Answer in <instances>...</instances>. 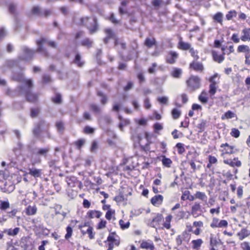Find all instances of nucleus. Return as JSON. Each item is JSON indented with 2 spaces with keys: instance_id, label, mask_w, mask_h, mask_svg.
<instances>
[{
  "instance_id": "nucleus-1",
  "label": "nucleus",
  "mask_w": 250,
  "mask_h": 250,
  "mask_svg": "<svg viewBox=\"0 0 250 250\" xmlns=\"http://www.w3.org/2000/svg\"><path fill=\"white\" fill-rule=\"evenodd\" d=\"M12 78L15 81L21 83V84L16 88V91L20 95H26L31 91L33 87V81L31 79H25L22 72L14 73Z\"/></svg>"
},
{
  "instance_id": "nucleus-2",
  "label": "nucleus",
  "mask_w": 250,
  "mask_h": 250,
  "mask_svg": "<svg viewBox=\"0 0 250 250\" xmlns=\"http://www.w3.org/2000/svg\"><path fill=\"white\" fill-rule=\"evenodd\" d=\"M81 24L86 26L88 29L90 34L96 33L98 29L97 19L95 17L90 18L89 17L82 18L80 20Z\"/></svg>"
},
{
  "instance_id": "nucleus-3",
  "label": "nucleus",
  "mask_w": 250,
  "mask_h": 250,
  "mask_svg": "<svg viewBox=\"0 0 250 250\" xmlns=\"http://www.w3.org/2000/svg\"><path fill=\"white\" fill-rule=\"evenodd\" d=\"M38 49L37 51L43 54L45 56H48L46 49L43 47V45L47 44L48 46L55 48L57 47V43L54 41H51L45 38H42L40 41L37 42Z\"/></svg>"
},
{
  "instance_id": "nucleus-4",
  "label": "nucleus",
  "mask_w": 250,
  "mask_h": 250,
  "mask_svg": "<svg viewBox=\"0 0 250 250\" xmlns=\"http://www.w3.org/2000/svg\"><path fill=\"white\" fill-rule=\"evenodd\" d=\"M200 79L198 76H191L187 80L188 88L190 91H194L200 87Z\"/></svg>"
},
{
  "instance_id": "nucleus-5",
  "label": "nucleus",
  "mask_w": 250,
  "mask_h": 250,
  "mask_svg": "<svg viewBox=\"0 0 250 250\" xmlns=\"http://www.w3.org/2000/svg\"><path fill=\"white\" fill-rule=\"evenodd\" d=\"M118 236L115 232H112L109 234L107 237V241L108 242V249L107 250H113L114 245L118 246L120 241L117 239Z\"/></svg>"
},
{
  "instance_id": "nucleus-6",
  "label": "nucleus",
  "mask_w": 250,
  "mask_h": 250,
  "mask_svg": "<svg viewBox=\"0 0 250 250\" xmlns=\"http://www.w3.org/2000/svg\"><path fill=\"white\" fill-rule=\"evenodd\" d=\"M22 54L20 56V59L23 61H28L33 58L35 51L31 50L26 46H23L21 48Z\"/></svg>"
},
{
  "instance_id": "nucleus-7",
  "label": "nucleus",
  "mask_w": 250,
  "mask_h": 250,
  "mask_svg": "<svg viewBox=\"0 0 250 250\" xmlns=\"http://www.w3.org/2000/svg\"><path fill=\"white\" fill-rule=\"evenodd\" d=\"M66 182L68 185L72 187L77 186L80 189H82L83 187L82 182L78 180L77 178L75 176L67 177Z\"/></svg>"
},
{
  "instance_id": "nucleus-8",
  "label": "nucleus",
  "mask_w": 250,
  "mask_h": 250,
  "mask_svg": "<svg viewBox=\"0 0 250 250\" xmlns=\"http://www.w3.org/2000/svg\"><path fill=\"white\" fill-rule=\"evenodd\" d=\"M218 74H215L209 79V82L211 83L209 85V93L210 96H213L215 94L216 91V84L217 82L215 80V79L218 77Z\"/></svg>"
},
{
  "instance_id": "nucleus-9",
  "label": "nucleus",
  "mask_w": 250,
  "mask_h": 250,
  "mask_svg": "<svg viewBox=\"0 0 250 250\" xmlns=\"http://www.w3.org/2000/svg\"><path fill=\"white\" fill-rule=\"evenodd\" d=\"M178 54L176 52L170 51L166 57V61L170 64H173L176 62Z\"/></svg>"
},
{
  "instance_id": "nucleus-10",
  "label": "nucleus",
  "mask_w": 250,
  "mask_h": 250,
  "mask_svg": "<svg viewBox=\"0 0 250 250\" xmlns=\"http://www.w3.org/2000/svg\"><path fill=\"white\" fill-rule=\"evenodd\" d=\"M98 120L99 124L103 127L110 124L112 122L110 117L107 115L100 117Z\"/></svg>"
},
{
  "instance_id": "nucleus-11",
  "label": "nucleus",
  "mask_w": 250,
  "mask_h": 250,
  "mask_svg": "<svg viewBox=\"0 0 250 250\" xmlns=\"http://www.w3.org/2000/svg\"><path fill=\"white\" fill-rule=\"evenodd\" d=\"M189 68L197 72H202L203 71L204 68L202 63L196 61H193L190 63Z\"/></svg>"
},
{
  "instance_id": "nucleus-12",
  "label": "nucleus",
  "mask_w": 250,
  "mask_h": 250,
  "mask_svg": "<svg viewBox=\"0 0 250 250\" xmlns=\"http://www.w3.org/2000/svg\"><path fill=\"white\" fill-rule=\"evenodd\" d=\"M221 147H225L224 150L225 152L227 154H233L238 150L235 147V146H229L227 143L222 144Z\"/></svg>"
},
{
  "instance_id": "nucleus-13",
  "label": "nucleus",
  "mask_w": 250,
  "mask_h": 250,
  "mask_svg": "<svg viewBox=\"0 0 250 250\" xmlns=\"http://www.w3.org/2000/svg\"><path fill=\"white\" fill-rule=\"evenodd\" d=\"M163 199V196L161 195H155L151 198V203L154 206H159L162 203Z\"/></svg>"
},
{
  "instance_id": "nucleus-14",
  "label": "nucleus",
  "mask_w": 250,
  "mask_h": 250,
  "mask_svg": "<svg viewBox=\"0 0 250 250\" xmlns=\"http://www.w3.org/2000/svg\"><path fill=\"white\" fill-rule=\"evenodd\" d=\"M102 215V213L98 210H91L87 212V216L89 219H92L94 218H100L101 215Z\"/></svg>"
},
{
  "instance_id": "nucleus-15",
  "label": "nucleus",
  "mask_w": 250,
  "mask_h": 250,
  "mask_svg": "<svg viewBox=\"0 0 250 250\" xmlns=\"http://www.w3.org/2000/svg\"><path fill=\"white\" fill-rule=\"evenodd\" d=\"M250 235V231L246 228H243L240 231L237 233L239 239L242 240L246 237H248Z\"/></svg>"
},
{
  "instance_id": "nucleus-16",
  "label": "nucleus",
  "mask_w": 250,
  "mask_h": 250,
  "mask_svg": "<svg viewBox=\"0 0 250 250\" xmlns=\"http://www.w3.org/2000/svg\"><path fill=\"white\" fill-rule=\"evenodd\" d=\"M243 35L241 37V40L243 42L250 41V28H245L242 30Z\"/></svg>"
},
{
  "instance_id": "nucleus-17",
  "label": "nucleus",
  "mask_w": 250,
  "mask_h": 250,
  "mask_svg": "<svg viewBox=\"0 0 250 250\" xmlns=\"http://www.w3.org/2000/svg\"><path fill=\"white\" fill-rule=\"evenodd\" d=\"M178 47L179 49L182 50H189V49L191 47V45L189 43L180 40L179 43Z\"/></svg>"
},
{
  "instance_id": "nucleus-18",
  "label": "nucleus",
  "mask_w": 250,
  "mask_h": 250,
  "mask_svg": "<svg viewBox=\"0 0 250 250\" xmlns=\"http://www.w3.org/2000/svg\"><path fill=\"white\" fill-rule=\"evenodd\" d=\"M37 211V208L36 206H28L25 209V213L27 215H35Z\"/></svg>"
},
{
  "instance_id": "nucleus-19",
  "label": "nucleus",
  "mask_w": 250,
  "mask_h": 250,
  "mask_svg": "<svg viewBox=\"0 0 250 250\" xmlns=\"http://www.w3.org/2000/svg\"><path fill=\"white\" fill-rule=\"evenodd\" d=\"M20 228H15L14 229H6L4 230L3 233H6L8 235L10 236H15L19 232Z\"/></svg>"
},
{
  "instance_id": "nucleus-20",
  "label": "nucleus",
  "mask_w": 250,
  "mask_h": 250,
  "mask_svg": "<svg viewBox=\"0 0 250 250\" xmlns=\"http://www.w3.org/2000/svg\"><path fill=\"white\" fill-rule=\"evenodd\" d=\"M9 184H10L8 185V183L6 182L4 185L3 188H2L3 192L10 193L14 190L15 186L10 183Z\"/></svg>"
},
{
  "instance_id": "nucleus-21",
  "label": "nucleus",
  "mask_w": 250,
  "mask_h": 250,
  "mask_svg": "<svg viewBox=\"0 0 250 250\" xmlns=\"http://www.w3.org/2000/svg\"><path fill=\"white\" fill-rule=\"evenodd\" d=\"M223 14L221 12H217L213 16V19L214 21L217 22L220 24H223Z\"/></svg>"
},
{
  "instance_id": "nucleus-22",
  "label": "nucleus",
  "mask_w": 250,
  "mask_h": 250,
  "mask_svg": "<svg viewBox=\"0 0 250 250\" xmlns=\"http://www.w3.org/2000/svg\"><path fill=\"white\" fill-rule=\"evenodd\" d=\"M195 197L205 202L207 201V196L204 192L197 191L195 194Z\"/></svg>"
},
{
  "instance_id": "nucleus-23",
  "label": "nucleus",
  "mask_w": 250,
  "mask_h": 250,
  "mask_svg": "<svg viewBox=\"0 0 250 250\" xmlns=\"http://www.w3.org/2000/svg\"><path fill=\"white\" fill-rule=\"evenodd\" d=\"M156 42L154 38H147L145 42V45L148 48H151L156 44Z\"/></svg>"
},
{
  "instance_id": "nucleus-24",
  "label": "nucleus",
  "mask_w": 250,
  "mask_h": 250,
  "mask_svg": "<svg viewBox=\"0 0 250 250\" xmlns=\"http://www.w3.org/2000/svg\"><path fill=\"white\" fill-rule=\"evenodd\" d=\"M81 231L83 234H87L91 239L94 238L95 233L93 232V229L91 227H88L86 230L82 229Z\"/></svg>"
},
{
  "instance_id": "nucleus-25",
  "label": "nucleus",
  "mask_w": 250,
  "mask_h": 250,
  "mask_svg": "<svg viewBox=\"0 0 250 250\" xmlns=\"http://www.w3.org/2000/svg\"><path fill=\"white\" fill-rule=\"evenodd\" d=\"M27 101L31 103L35 102L37 100L38 96L34 93H32L31 91L25 95Z\"/></svg>"
},
{
  "instance_id": "nucleus-26",
  "label": "nucleus",
  "mask_w": 250,
  "mask_h": 250,
  "mask_svg": "<svg viewBox=\"0 0 250 250\" xmlns=\"http://www.w3.org/2000/svg\"><path fill=\"white\" fill-rule=\"evenodd\" d=\"M162 159L161 161L163 165L166 167H170L172 163L171 160L168 158L166 157V156H162Z\"/></svg>"
},
{
  "instance_id": "nucleus-27",
  "label": "nucleus",
  "mask_w": 250,
  "mask_h": 250,
  "mask_svg": "<svg viewBox=\"0 0 250 250\" xmlns=\"http://www.w3.org/2000/svg\"><path fill=\"white\" fill-rule=\"evenodd\" d=\"M29 173L34 177H39L41 176V170L36 168H30Z\"/></svg>"
},
{
  "instance_id": "nucleus-28",
  "label": "nucleus",
  "mask_w": 250,
  "mask_h": 250,
  "mask_svg": "<svg viewBox=\"0 0 250 250\" xmlns=\"http://www.w3.org/2000/svg\"><path fill=\"white\" fill-rule=\"evenodd\" d=\"M207 92L203 91L199 96V100L203 104H206L208 101V98L207 97Z\"/></svg>"
},
{
  "instance_id": "nucleus-29",
  "label": "nucleus",
  "mask_w": 250,
  "mask_h": 250,
  "mask_svg": "<svg viewBox=\"0 0 250 250\" xmlns=\"http://www.w3.org/2000/svg\"><path fill=\"white\" fill-rule=\"evenodd\" d=\"M42 130L41 129V127L38 124H36L33 130V135L35 137L39 138Z\"/></svg>"
},
{
  "instance_id": "nucleus-30",
  "label": "nucleus",
  "mask_w": 250,
  "mask_h": 250,
  "mask_svg": "<svg viewBox=\"0 0 250 250\" xmlns=\"http://www.w3.org/2000/svg\"><path fill=\"white\" fill-rule=\"evenodd\" d=\"M203 241L201 239L192 240L191 243L192 244V248L194 249L198 250L203 243Z\"/></svg>"
},
{
  "instance_id": "nucleus-31",
  "label": "nucleus",
  "mask_w": 250,
  "mask_h": 250,
  "mask_svg": "<svg viewBox=\"0 0 250 250\" xmlns=\"http://www.w3.org/2000/svg\"><path fill=\"white\" fill-rule=\"evenodd\" d=\"M237 51L239 53L245 52L249 53L250 52V48L246 45H240L237 48Z\"/></svg>"
},
{
  "instance_id": "nucleus-32",
  "label": "nucleus",
  "mask_w": 250,
  "mask_h": 250,
  "mask_svg": "<svg viewBox=\"0 0 250 250\" xmlns=\"http://www.w3.org/2000/svg\"><path fill=\"white\" fill-rule=\"evenodd\" d=\"M163 218V215L161 214H157L155 217H154L151 222V227H154V223L159 224Z\"/></svg>"
},
{
  "instance_id": "nucleus-33",
  "label": "nucleus",
  "mask_w": 250,
  "mask_h": 250,
  "mask_svg": "<svg viewBox=\"0 0 250 250\" xmlns=\"http://www.w3.org/2000/svg\"><path fill=\"white\" fill-rule=\"evenodd\" d=\"M207 122L206 120H202L200 123L197 125V127L199 129V132L201 133L204 131L207 127Z\"/></svg>"
},
{
  "instance_id": "nucleus-34",
  "label": "nucleus",
  "mask_w": 250,
  "mask_h": 250,
  "mask_svg": "<svg viewBox=\"0 0 250 250\" xmlns=\"http://www.w3.org/2000/svg\"><path fill=\"white\" fill-rule=\"evenodd\" d=\"M172 216L171 215H168L166 218V222L164 223L163 226L167 229H169L170 228V222L172 220Z\"/></svg>"
},
{
  "instance_id": "nucleus-35",
  "label": "nucleus",
  "mask_w": 250,
  "mask_h": 250,
  "mask_svg": "<svg viewBox=\"0 0 250 250\" xmlns=\"http://www.w3.org/2000/svg\"><path fill=\"white\" fill-rule=\"evenodd\" d=\"M90 109L93 111L96 114H99L101 113V109L100 107L95 104H91L90 105Z\"/></svg>"
},
{
  "instance_id": "nucleus-36",
  "label": "nucleus",
  "mask_w": 250,
  "mask_h": 250,
  "mask_svg": "<svg viewBox=\"0 0 250 250\" xmlns=\"http://www.w3.org/2000/svg\"><path fill=\"white\" fill-rule=\"evenodd\" d=\"M213 57L214 60L219 63H221L224 60V57L223 55H219L215 52H213Z\"/></svg>"
},
{
  "instance_id": "nucleus-37",
  "label": "nucleus",
  "mask_w": 250,
  "mask_h": 250,
  "mask_svg": "<svg viewBox=\"0 0 250 250\" xmlns=\"http://www.w3.org/2000/svg\"><path fill=\"white\" fill-rule=\"evenodd\" d=\"M97 95L101 97V103L103 104H105L107 103V98L106 96L102 92L98 91Z\"/></svg>"
},
{
  "instance_id": "nucleus-38",
  "label": "nucleus",
  "mask_w": 250,
  "mask_h": 250,
  "mask_svg": "<svg viewBox=\"0 0 250 250\" xmlns=\"http://www.w3.org/2000/svg\"><path fill=\"white\" fill-rule=\"evenodd\" d=\"M49 150V148H42L39 149L37 154L42 156H46L48 151Z\"/></svg>"
},
{
  "instance_id": "nucleus-39",
  "label": "nucleus",
  "mask_w": 250,
  "mask_h": 250,
  "mask_svg": "<svg viewBox=\"0 0 250 250\" xmlns=\"http://www.w3.org/2000/svg\"><path fill=\"white\" fill-rule=\"evenodd\" d=\"M92 41H91L90 39L86 38L82 41V45L88 48H90L92 46Z\"/></svg>"
},
{
  "instance_id": "nucleus-40",
  "label": "nucleus",
  "mask_w": 250,
  "mask_h": 250,
  "mask_svg": "<svg viewBox=\"0 0 250 250\" xmlns=\"http://www.w3.org/2000/svg\"><path fill=\"white\" fill-rule=\"evenodd\" d=\"M141 247L144 249H150L151 250H153L154 248V246L152 243H148L147 242H143L141 245Z\"/></svg>"
},
{
  "instance_id": "nucleus-41",
  "label": "nucleus",
  "mask_w": 250,
  "mask_h": 250,
  "mask_svg": "<svg viewBox=\"0 0 250 250\" xmlns=\"http://www.w3.org/2000/svg\"><path fill=\"white\" fill-rule=\"evenodd\" d=\"M235 114L232 111L229 110L226 112L224 115H222V119L224 120L225 119H231L234 117Z\"/></svg>"
},
{
  "instance_id": "nucleus-42",
  "label": "nucleus",
  "mask_w": 250,
  "mask_h": 250,
  "mask_svg": "<svg viewBox=\"0 0 250 250\" xmlns=\"http://www.w3.org/2000/svg\"><path fill=\"white\" fill-rule=\"evenodd\" d=\"M74 62L77 64L79 67H82L83 65L84 62L81 61V56L79 54H76L74 60Z\"/></svg>"
},
{
  "instance_id": "nucleus-43",
  "label": "nucleus",
  "mask_w": 250,
  "mask_h": 250,
  "mask_svg": "<svg viewBox=\"0 0 250 250\" xmlns=\"http://www.w3.org/2000/svg\"><path fill=\"white\" fill-rule=\"evenodd\" d=\"M181 111L177 108H174L172 110L171 114L174 119H177L181 115Z\"/></svg>"
},
{
  "instance_id": "nucleus-44",
  "label": "nucleus",
  "mask_w": 250,
  "mask_h": 250,
  "mask_svg": "<svg viewBox=\"0 0 250 250\" xmlns=\"http://www.w3.org/2000/svg\"><path fill=\"white\" fill-rule=\"evenodd\" d=\"M38 125L41 127L42 130L47 129L49 126V124L47 123L44 120H41L38 123Z\"/></svg>"
},
{
  "instance_id": "nucleus-45",
  "label": "nucleus",
  "mask_w": 250,
  "mask_h": 250,
  "mask_svg": "<svg viewBox=\"0 0 250 250\" xmlns=\"http://www.w3.org/2000/svg\"><path fill=\"white\" fill-rule=\"evenodd\" d=\"M189 52L191 54L192 57L194 58L195 61H197L199 59V57L198 55V52L197 50H194L193 47H191L189 50Z\"/></svg>"
},
{
  "instance_id": "nucleus-46",
  "label": "nucleus",
  "mask_w": 250,
  "mask_h": 250,
  "mask_svg": "<svg viewBox=\"0 0 250 250\" xmlns=\"http://www.w3.org/2000/svg\"><path fill=\"white\" fill-rule=\"evenodd\" d=\"M237 16V12L235 10H230L226 15V17L228 20H230L233 17Z\"/></svg>"
},
{
  "instance_id": "nucleus-47",
  "label": "nucleus",
  "mask_w": 250,
  "mask_h": 250,
  "mask_svg": "<svg viewBox=\"0 0 250 250\" xmlns=\"http://www.w3.org/2000/svg\"><path fill=\"white\" fill-rule=\"evenodd\" d=\"M201 205L199 203L195 202L194 205L191 208V212L193 214L196 213L197 211L200 210Z\"/></svg>"
},
{
  "instance_id": "nucleus-48",
  "label": "nucleus",
  "mask_w": 250,
  "mask_h": 250,
  "mask_svg": "<svg viewBox=\"0 0 250 250\" xmlns=\"http://www.w3.org/2000/svg\"><path fill=\"white\" fill-rule=\"evenodd\" d=\"M119 225H120V227L122 229H125L129 228L130 223L128 221L125 222L123 220H120L119 221Z\"/></svg>"
},
{
  "instance_id": "nucleus-49",
  "label": "nucleus",
  "mask_w": 250,
  "mask_h": 250,
  "mask_svg": "<svg viewBox=\"0 0 250 250\" xmlns=\"http://www.w3.org/2000/svg\"><path fill=\"white\" fill-rule=\"evenodd\" d=\"M32 12L33 14L42 16V12L38 6H34L32 10Z\"/></svg>"
},
{
  "instance_id": "nucleus-50",
  "label": "nucleus",
  "mask_w": 250,
  "mask_h": 250,
  "mask_svg": "<svg viewBox=\"0 0 250 250\" xmlns=\"http://www.w3.org/2000/svg\"><path fill=\"white\" fill-rule=\"evenodd\" d=\"M10 207L9 203L8 201H1L0 208L1 210H5Z\"/></svg>"
},
{
  "instance_id": "nucleus-51",
  "label": "nucleus",
  "mask_w": 250,
  "mask_h": 250,
  "mask_svg": "<svg viewBox=\"0 0 250 250\" xmlns=\"http://www.w3.org/2000/svg\"><path fill=\"white\" fill-rule=\"evenodd\" d=\"M56 126L59 132H62L64 129V124L61 121L57 122L56 124Z\"/></svg>"
},
{
  "instance_id": "nucleus-52",
  "label": "nucleus",
  "mask_w": 250,
  "mask_h": 250,
  "mask_svg": "<svg viewBox=\"0 0 250 250\" xmlns=\"http://www.w3.org/2000/svg\"><path fill=\"white\" fill-rule=\"evenodd\" d=\"M129 124V121L125 119V120L122 121L119 124V127L121 131H123L124 126H126Z\"/></svg>"
},
{
  "instance_id": "nucleus-53",
  "label": "nucleus",
  "mask_w": 250,
  "mask_h": 250,
  "mask_svg": "<svg viewBox=\"0 0 250 250\" xmlns=\"http://www.w3.org/2000/svg\"><path fill=\"white\" fill-rule=\"evenodd\" d=\"M106 34V37H109L110 39L114 38V33L110 28H106L104 30Z\"/></svg>"
},
{
  "instance_id": "nucleus-54",
  "label": "nucleus",
  "mask_w": 250,
  "mask_h": 250,
  "mask_svg": "<svg viewBox=\"0 0 250 250\" xmlns=\"http://www.w3.org/2000/svg\"><path fill=\"white\" fill-rule=\"evenodd\" d=\"M66 234L65 235V238L67 240L71 237L72 234V229L71 227L68 226L66 229Z\"/></svg>"
},
{
  "instance_id": "nucleus-55",
  "label": "nucleus",
  "mask_w": 250,
  "mask_h": 250,
  "mask_svg": "<svg viewBox=\"0 0 250 250\" xmlns=\"http://www.w3.org/2000/svg\"><path fill=\"white\" fill-rule=\"evenodd\" d=\"M85 140L83 139L78 140L77 141L75 142V144L77 148L80 149L82 146L84 144Z\"/></svg>"
},
{
  "instance_id": "nucleus-56",
  "label": "nucleus",
  "mask_w": 250,
  "mask_h": 250,
  "mask_svg": "<svg viewBox=\"0 0 250 250\" xmlns=\"http://www.w3.org/2000/svg\"><path fill=\"white\" fill-rule=\"evenodd\" d=\"M176 147L178 148V152L179 154H182L185 151L184 145L182 143H177L176 145Z\"/></svg>"
},
{
  "instance_id": "nucleus-57",
  "label": "nucleus",
  "mask_w": 250,
  "mask_h": 250,
  "mask_svg": "<svg viewBox=\"0 0 250 250\" xmlns=\"http://www.w3.org/2000/svg\"><path fill=\"white\" fill-rule=\"evenodd\" d=\"M184 195L187 196L186 198L189 201H193L195 199V196L190 195V191L189 190H185L184 191Z\"/></svg>"
},
{
  "instance_id": "nucleus-58",
  "label": "nucleus",
  "mask_w": 250,
  "mask_h": 250,
  "mask_svg": "<svg viewBox=\"0 0 250 250\" xmlns=\"http://www.w3.org/2000/svg\"><path fill=\"white\" fill-rule=\"evenodd\" d=\"M157 101L161 104H167L168 101V99L167 97L164 96L162 97H158Z\"/></svg>"
},
{
  "instance_id": "nucleus-59",
  "label": "nucleus",
  "mask_w": 250,
  "mask_h": 250,
  "mask_svg": "<svg viewBox=\"0 0 250 250\" xmlns=\"http://www.w3.org/2000/svg\"><path fill=\"white\" fill-rule=\"evenodd\" d=\"M52 101L56 104H60L62 101L61 95L60 94H56L55 97L52 98Z\"/></svg>"
},
{
  "instance_id": "nucleus-60",
  "label": "nucleus",
  "mask_w": 250,
  "mask_h": 250,
  "mask_svg": "<svg viewBox=\"0 0 250 250\" xmlns=\"http://www.w3.org/2000/svg\"><path fill=\"white\" fill-rule=\"evenodd\" d=\"M181 73H182V70L181 69H175L172 73V76L174 77V78H179L180 75H181Z\"/></svg>"
},
{
  "instance_id": "nucleus-61",
  "label": "nucleus",
  "mask_w": 250,
  "mask_h": 250,
  "mask_svg": "<svg viewBox=\"0 0 250 250\" xmlns=\"http://www.w3.org/2000/svg\"><path fill=\"white\" fill-rule=\"evenodd\" d=\"M210 246L211 247H214L216 246L218 244V242L217 240V239L215 237H213V236H211L210 238Z\"/></svg>"
},
{
  "instance_id": "nucleus-62",
  "label": "nucleus",
  "mask_w": 250,
  "mask_h": 250,
  "mask_svg": "<svg viewBox=\"0 0 250 250\" xmlns=\"http://www.w3.org/2000/svg\"><path fill=\"white\" fill-rule=\"evenodd\" d=\"M230 134L232 136H233L235 138H238L240 135V131L237 129L232 128L231 129Z\"/></svg>"
},
{
  "instance_id": "nucleus-63",
  "label": "nucleus",
  "mask_w": 250,
  "mask_h": 250,
  "mask_svg": "<svg viewBox=\"0 0 250 250\" xmlns=\"http://www.w3.org/2000/svg\"><path fill=\"white\" fill-rule=\"evenodd\" d=\"M114 214H115L114 210L109 209V210H107V211L106 213L105 218L108 220H110L111 219L112 215Z\"/></svg>"
},
{
  "instance_id": "nucleus-64",
  "label": "nucleus",
  "mask_w": 250,
  "mask_h": 250,
  "mask_svg": "<svg viewBox=\"0 0 250 250\" xmlns=\"http://www.w3.org/2000/svg\"><path fill=\"white\" fill-rule=\"evenodd\" d=\"M241 248L243 250H250V246L247 242H244L241 244Z\"/></svg>"
}]
</instances>
